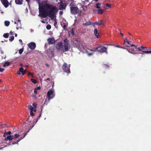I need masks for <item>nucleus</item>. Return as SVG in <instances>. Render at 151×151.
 I'll return each mask as SVG.
<instances>
[{
	"mask_svg": "<svg viewBox=\"0 0 151 151\" xmlns=\"http://www.w3.org/2000/svg\"><path fill=\"white\" fill-rule=\"evenodd\" d=\"M30 0H26L28 4ZM36 1L38 4L39 16L45 17L47 16L50 17H55V13L58 11V9L55 6L49 4L40 3V0Z\"/></svg>",
	"mask_w": 151,
	"mask_h": 151,
	"instance_id": "obj_1",
	"label": "nucleus"
},
{
	"mask_svg": "<svg viewBox=\"0 0 151 151\" xmlns=\"http://www.w3.org/2000/svg\"><path fill=\"white\" fill-rule=\"evenodd\" d=\"M56 47L58 50L63 52L68 51L70 48L68 40L67 39L64 40V46L63 45V42H60L57 44Z\"/></svg>",
	"mask_w": 151,
	"mask_h": 151,
	"instance_id": "obj_2",
	"label": "nucleus"
},
{
	"mask_svg": "<svg viewBox=\"0 0 151 151\" xmlns=\"http://www.w3.org/2000/svg\"><path fill=\"white\" fill-rule=\"evenodd\" d=\"M76 47L78 49L81 51L83 52H87V54L88 52L86 49L89 50L87 46L86 45V44L83 42H77L76 43Z\"/></svg>",
	"mask_w": 151,
	"mask_h": 151,
	"instance_id": "obj_3",
	"label": "nucleus"
},
{
	"mask_svg": "<svg viewBox=\"0 0 151 151\" xmlns=\"http://www.w3.org/2000/svg\"><path fill=\"white\" fill-rule=\"evenodd\" d=\"M91 51V52L90 53H88V55L90 56L92 55L94 53V52L97 51L100 53H103L104 52H106V53H107V48L102 45H100L96 47L95 50H90Z\"/></svg>",
	"mask_w": 151,
	"mask_h": 151,
	"instance_id": "obj_4",
	"label": "nucleus"
},
{
	"mask_svg": "<svg viewBox=\"0 0 151 151\" xmlns=\"http://www.w3.org/2000/svg\"><path fill=\"white\" fill-rule=\"evenodd\" d=\"M73 4L71 3L70 6V12L72 14H77L79 12V9L77 6H73Z\"/></svg>",
	"mask_w": 151,
	"mask_h": 151,
	"instance_id": "obj_5",
	"label": "nucleus"
},
{
	"mask_svg": "<svg viewBox=\"0 0 151 151\" xmlns=\"http://www.w3.org/2000/svg\"><path fill=\"white\" fill-rule=\"evenodd\" d=\"M127 47H129V49H126L130 53L132 54H138V53H134L133 52H132L130 51H132L133 52L134 51V49L137 48V47L136 45H131L130 46L129 45H127Z\"/></svg>",
	"mask_w": 151,
	"mask_h": 151,
	"instance_id": "obj_6",
	"label": "nucleus"
},
{
	"mask_svg": "<svg viewBox=\"0 0 151 151\" xmlns=\"http://www.w3.org/2000/svg\"><path fill=\"white\" fill-rule=\"evenodd\" d=\"M70 65H69L68 66L67 64L66 63H64L62 66V68L63 70L66 73H67L68 74L70 73Z\"/></svg>",
	"mask_w": 151,
	"mask_h": 151,
	"instance_id": "obj_7",
	"label": "nucleus"
},
{
	"mask_svg": "<svg viewBox=\"0 0 151 151\" xmlns=\"http://www.w3.org/2000/svg\"><path fill=\"white\" fill-rule=\"evenodd\" d=\"M55 96L54 91L53 90H51L48 91L47 93V97L49 100L53 98Z\"/></svg>",
	"mask_w": 151,
	"mask_h": 151,
	"instance_id": "obj_8",
	"label": "nucleus"
},
{
	"mask_svg": "<svg viewBox=\"0 0 151 151\" xmlns=\"http://www.w3.org/2000/svg\"><path fill=\"white\" fill-rule=\"evenodd\" d=\"M27 46L29 47L31 50H34L36 47V45L35 43L34 42H31L27 44Z\"/></svg>",
	"mask_w": 151,
	"mask_h": 151,
	"instance_id": "obj_9",
	"label": "nucleus"
},
{
	"mask_svg": "<svg viewBox=\"0 0 151 151\" xmlns=\"http://www.w3.org/2000/svg\"><path fill=\"white\" fill-rule=\"evenodd\" d=\"M1 3L5 8H7L9 5L10 3L8 0H1Z\"/></svg>",
	"mask_w": 151,
	"mask_h": 151,
	"instance_id": "obj_10",
	"label": "nucleus"
},
{
	"mask_svg": "<svg viewBox=\"0 0 151 151\" xmlns=\"http://www.w3.org/2000/svg\"><path fill=\"white\" fill-rule=\"evenodd\" d=\"M92 24H93V27L95 26V24H96L98 25H99L102 24L103 26H104V21L102 20H101L98 22H96L94 23H92Z\"/></svg>",
	"mask_w": 151,
	"mask_h": 151,
	"instance_id": "obj_11",
	"label": "nucleus"
},
{
	"mask_svg": "<svg viewBox=\"0 0 151 151\" xmlns=\"http://www.w3.org/2000/svg\"><path fill=\"white\" fill-rule=\"evenodd\" d=\"M103 10L101 9H99L98 10L94 9L93 11V13H95L96 12H97L98 14H102L103 13Z\"/></svg>",
	"mask_w": 151,
	"mask_h": 151,
	"instance_id": "obj_12",
	"label": "nucleus"
},
{
	"mask_svg": "<svg viewBox=\"0 0 151 151\" xmlns=\"http://www.w3.org/2000/svg\"><path fill=\"white\" fill-rule=\"evenodd\" d=\"M47 41L49 44H53L55 42V41L53 38H49L47 39Z\"/></svg>",
	"mask_w": 151,
	"mask_h": 151,
	"instance_id": "obj_13",
	"label": "nucleus"
},
{
	"mask_svg": "<svg viewBox=\"0 0 151 151\" xmlns=\"http://www.w3.org/2000/svg\"><path fill=\"white\" fill-rule=\"evenodd\" d=\"M26 135L27 133H25L23 137H20L17 140V142H13L12 143V144L14 145L15 144H17L19 141H20L21 140L24 138Z\"/></svg>",
	"mask_w": 151,
	"mask_h": 151,
	"instance_id": "obj_14",
	"label": "nucleus"
},
{
	"mask_svg": "<svg viewBox=\"0 0 151 151\" xmlns=\"http://www.w3.org/2000/svg\"><path fill=\"white\" fill-rule=\"evenodd\" d=\"M137 49H138V50L139 51H142V52H144L146 54H151V51H142V49L140 47H139L138 48L137 47Z\"/></svg>",
	"mask_w": 151,
	"mask_h": 151,
	"instance_id": "obj_15",
	"label": "nucleus"
},
{
	"mask_svg": "<svg viewBox=\"0 0 151 151\" xmlns=\"http://www.w3.org/2000/svg\"><path fill=\"white\" fill-rule=\"evenodd\" d=\"M66 5L62 2H61L59 6V9L60 10L64 9H65Z\"/></svg>",
	"mask_w": 151,
	"mask_h": 151,
	"instance_id": "obj_16",
	"label": "nucleus"
},
{
	"mask_svg": "<svg viewBox=\"0 0 151 151\" xmlns=\"http://www.w3.org/2000/svg\"><path fill=\"white\" fill-rule=\"evenodd\" d=\"M13 139V136L9 135L8 136L4 139V140L6 141L7 140H9V141H11Z\"/></svg>",
	"mask_w": 151,
	"mask_h": 151,
	"instance_id": "obj_17",
	"label": "nucleus"
},
{
	"mask_svg": "<svg viewBox=\"0 0 151 151\" xmlns=\"http://www.w3.org/2000/svg\"><path fill=\"white\" fill-rule=\"evenodd\" d=\"M94 33L95 36L97 38H99V36L98 35V31L97 29H95L94 31Z\"/></svg>",
	"mask_w": 151,
	"mask_h": 151,
	"instance_id": "obj_18",
	"label": "nucleus"
},
{
	"mask_svg": "<svg viewBox=\"0 0 151 151\" xmlns=\"http://www.w3.org/2000/svg\"><path fill=\"white\" fill-rule=\"evenodd\" d=\"M22 0H15V2L17 4H22Z\"/></svg>",
	"mask_w": 151,
	"mask_h": 151,
	"instance_id": "obj_19",
	"label": "nucleus"
},
{
	"mask_svg": "<svg viewBox=\"0 0 151 151\" xmlns=\"http://www.w3.org/2000/svg\"><path fill=\"white\" fill-rule=\"evenodd\" d=\"M91 24V22L90 21H88L86 23H83V25L84 26H87L90 25Z\"/></svg>",
	"mask_w": 151,
	"mask_h": 151,
	"instance_id": "obj_20",
	"label": "nucleus"
},
{
	"mask_svg": "<svg viewBox=\"0 0 151 151\" xmlns=\"http://www.w3.org/2000/svg\"><path fill=\"white\" fill-rule=\"evenodd\" d=\"M19 71L22 73L23 75H24L26 72V71L24 70V68H20Z\"/></svg>",
	"mask_w": 151,
	"mask_h": 151,
	"instance_id": "obj_21",
	"label": "nucleus"
},
{
	"mask_svg": "<svg viewBox=\"0 0 151 151\" xmlns=\"http://www.w3.org/2000/svg\"><path fill=\"white\" fill-rule=\"evenodd\" d=\"M20 136V135L18 134H15L13 136V139H16L19 137Z\"/></svg>",
	"mask_w": 151,
	"mask_h": 151,
	"instance_id": "obj_22",
	"label": "nucleus"
},
{
	"mask_svg": "<svg viewBox=\"0 0 151 151\" xmlns=\"http://www.w3.org/2000/svg\"><path fill=\"white\" fill-rule=\"evenodd\" d=\"M10 65V63L8 61L5 62L4 64L3 65V66L5 67L6 66H9Z\"/></svg>",
	"mask_w": 151,
	"mask_h": 151,
	"instance_id": "obj_23",
	"label": "nucleus"
},
{
	"mask_svg": "<svg viewBox=\"0 0 151 151\" xmlns=\"http://www.w3.org/2000/svg\"><path fill=\"white\" fill-rule=\"evenodd\" d=\"M101 5V4L99 3H97L96 4V8L97 9H99L101 8V7L100 6Z\"/></svg>",
	"mask_w": 151,
	"mask_h": 151,
	"instance_id": "obj_24",
	"label": "nucleus"
},
{
	"mask_svg": "<svg viewBox=\"0 0 151 151\" xmlns=\"http://www.w3.org/2000/svg\"><path fill=\"white\" fill-rule=\"evenodd\" d=\"M5 25L6 26H8L10 24L9 21H6L4 22Z\"/></svg>",
	"mask_w": 151,
	"mask_h": 151,
	"instance_id": "obj_25",
	"label": "nucleus"
},
{
	"mask_svg": "<svg viewBox=\"0 0 151 151\" xmlns=\"http://www.w3.org/2000/svg\"><path fill=\"white\" fill-rule=\"evenodd\" d=\"M9 35L8 33H5L4 34L3 36L5 38H7L8 37Z\"/></svg>",
	"mask_w": 151,
	"mask_h": 151,
	"instance_id": "obj_26",
	"label": "nucleus"
},
{
	"mask_svg": "<svg viewBox=\"0 0 151 151\" xmlns=\"http://www.w3.org/2000/svg\"><path fill=\"white\" fill-rule=\"evenodd\" d=\"M19 53L20 54H21L23 51V48L19 50Z\"/></svg>",
	"mask_w": 151,
	"mask_h": 151,
	"instance_id": "obj_27",
	"label": "nucleus"
},
{
	"mask_svg": "<svg viewBox=\"0 0 151 151\" xmlns=\"http://www.w3.org/2000/svg\"><path fill=\"white\" fill-rule=\"evenodd\" d=\"M51 26L49 24H47L46 26V28L48 30L50 29H51Z\"/></svg>",
	"mask_w": 151,
	"mask_h": 151,
	"instance_id": "obj_28",
	"label": "nucleus"
},
{
	"mask_svg": "<svg viewBox=\"0 0 151 151\" xmlns=\"http://www.w3.org/2000/svg\"><path fill=\"white\" fill-rule=\"evenodd\" d=\"M14 37L13 36H11L9 40L10 41H12L14 40Z\"/></svg>",
	"mask_w": 151,
	"mask_h": 151,
	"instance_id": "obj_29",
	"label": "nucleus"
},
{
	"mask_svg": "<svg viewBox=\"0 0 151 151\" xmlns=\"http://www.w3.org/2000/svg\"><path fill=\"white\" fill-rule=\"evenodd\" d=\"M31 80L32 83H36V81L33 78H32L31 79Z\"/></svg>",
	"mask_w": 151,
	"mask_h": 151,
	"instance_id": "obj_30",
	"label": "nucleus"
},
{
	"mask_svg": "<svg viewBox=\"0 0 151 151\" xmlns=\"http://www.w3.org/2000/svg\"><path fill=\"white\" fill-rule=\"evenodd\" d=\"M34 107L37 108V104L36 103H34L33 104Z\"/></svg>",
	"mask_w": 151,
	"mask_h": 151,
	"instance_id": "obj_31",
	"label": "nucleus"
},
{
	"mask_svg": "<svg viewBox=\"0 0 151 151\" xmlns=\"http://www.w3.org/2000/svg\"><path fill=\"white\" fill-rule=\"evenodd\" d=\"M33 108V107L31 105L29 107V109L30 111H32Z\"/></svg>",
	"mask_w": 151,
	"mask_h": 151,
	"instance_id": "obj_32",
	"label": "nucleus"
},
{
	"mask_svg": "<svg viewBox=\"0 0 151 151\" xmlns=\"http://www.w3.org/2000/svg\"><path fill=\"white\" fill-rule=\"evenodd\" d=\"M18 21L19 22V24H18V25H19L20 27L21 26V20L19 19H18Z\"/></svg>",
	"mask_w": 151,
	"mask_h": 151,
	"instance_id": "obj_33",
	"label": "nucleus"
},
{
	"mask_svg": "<svg viewBox=\"0 0 151 151\" xmlns=\"http://www.w3.org/2000/svg\"><path fill=\"white\" fill-rule=\"evenodd\" d=\"M11 131H9L6 133V134H7L10 135L11 134Z\"/></svg>",
	"mask_w": 151,
	"mask_h": 151,
	"instance_id": "obj_34",
	"label": "nucleus"
},
{
	"mask_svg": "<svg viewBox=\"0 0 151 151\" xmlns=\"http://www.w3.org/2000/svg\"><path fill=\"white\" fill-rule=\"evenodd\" d=\"M4 70V68H0V72H3Z\"/></svg>",
	"mask_w": 151,
	"mask_h": 151,
	"instance_id": "obj_35",
	"label": "nucleus"
},
{
	"mask_svg": "<svg viewBox=\"0 0 151 151\" xmlns=\"http://www.w3.org/2000/svg\"><path fill=\"white\" fill-rule=\"evenodd\" d=\"M35 89V90H39L40 89V87L38 86V87H37Z\"/></svg>",
	"mask_w": 151,
	"mask_h": 151,
	"instance_id": "obj_36",
	"label": "nucleus"
},
{
	"mask_svg": "<svg viewBox=\"0 0 151 151\" xmlns=\"http://www.w3.org/2000/svg\"><path fill=\"white\" fill-rule=\"evenodd\" d=\"M28 75L29 76H31L32 77H33V75L32 74V73H28Z\"/></svg>",
	"mask_w": 151,
	"mask_h": 151,
	"instance_id": "obj_37",
	"label": "nucleus"
},
{
	"mask_svg": "<svg viewBox=\"0 0 151 151\" xmlns=\"http://www.w3.org/2000/svg\"><path fill=\"white\" fill-rule=\"evenodd\" d=\"M30 114L31 115L34 116L33 113L32 111H30Z\"/></svg>",
	"mask_w": 151,
	"mask_h": 151,
	"instance_id": "obj_38",
	"label": "nucleus"
},
{
	"mask_svg": "<svg viewBox=\"0 0 151 151\" xmlns=\"http://www.w3.org/2000/svg\"><path fill=\"white\" fill-rule=\"evenodd\" d=\"M124 42H125L124 43V45H125V42H127L128 41L127 40L126 38H125V39L124 40Z\"/></svg>",
	"mask_w": 151,
	"mask_h": 151,
	"instance_id": "obj_39",
	"label": "nucleus"
},
{
	"mask_svg": "<svg viewBox=\"0 0 151 151\" xmlns=\"http://www.w3.org/2000/svg\"><path fill=\"white\" fill-rule=\"evenodd\" d=\"M106 6L109 7H110V8L111 7V6H110V4H106Z\"/></svg>",
	"mask_w": 151,
	"mask_h": 151,
	"instance_id": "obj_40",
	"label": "nucleus"
},
{
	"mask_svg": "<svg viewBox=\"0 0 151 151\" xmlns=\"http://www.w3.org/2000/svg\"><path fill=\"white\" fill-rule=\"evenodd\" d=\"M116 47H118V48H122L124 49H125V48L123 47H120L118 45H116Z\"/></svg>",
	"mask_w": 151,
	"mask_h": 151,
	"instance_id": "obj_41",
	"label": "nucleus"
},
{
	"mask_svg": "<svg viewBox=\"0 0 151 151\" xmlns=\"http://www.w3.org/2000/svg\"><path fill=\"white\" fill-rule=\"evenodd\" d=\"M63 12L62 11H60L59 14H60V15H63Z\"/></svg>",
	"mask_w": 151,
	"mask_h": 151,
	"instance_id": "obj_42",
	"label": "nucleus"
},
{
	"mask_svg": "<svg viewBox=\"0 0 151 151\" xmlns=\"http://www.w3.org/2000/svg\"><path fill=\"white\" fill-rule=\"evenodd\" d=\"M36 108H34V107H33V109H32V111H36V109H36Z\"/></svg>",
	"mask_w": 151,
	"mask_h": 151,
	"instance_id": "obj_43",
	"label": "nucleus"
},
{
	"mask_svg": "<svg viewBox=\"0 0 151 151\" xmlns=\"http://www.w3.org/2000/svg\"><path fill=\"white\" fill-rule=\"evenodd\" d=\"M141 48L142 49H145V48H146V47H144L143 46H141Z\"/></svg>",
	"mask_w": 151,
	"mask_h": 151,
	"instance_id": "obj_44",
	"label": "nucleus"
},
{
	"mask_svg": "<svg viewBox=\"0 0 151 151\" xmlns=\"http://www.w3.org/2000/svg\"><path fill=\"white\" fill-rule=\"evenodd\" d=\"M37 90H35H35H34V93H35V94L37 93Z\"/></svg>",
	"mask_w": 151,
	"mask_h": 151,
	"instance_id": "obj_45",
	"label": "nucleus"
},
{
	"mask_svg": "<svg viewBox=\"0 0 151 151\" xmlns=\"http://www.w3.org/2000/svg\"><path fill=\"white\" fill-rule=\"evenodd\" d=\"M67 27V26L66 25H64L63 26V28L64 29H65Z\"/></svg>",
	"mask_w": 151,
	"mask_h": 151,
	"instance_id": "obj_46",
	"label": "nucleus"
},
{
	"mask_svg": "<svg viewBox=\"0 0 151 151\" xmlns=\"http://www.w3.org/2000/svg\"><path fill=\"white\" fill-rule=\"evenodd\" d=\"M20 72H21L20 71H17V73L18 75H20Z\"/></svg>",
	"mask_w": 151,
	"mask_h": 151,
	"instance_id": "obj_47",
	"label": "nucleus"
},
{
	"mask_svg": "<svg viewBox=\"0 0 151 151\" xmlns=\"http://www.w3.org/2000/svg\"><path fill=\"white\" fill-rule=\"evenodd\" d=\"M48 0H43V2H47Z\"/></svg>",
	"mask_w": 151,
	"mask_h": 151,
	"instance_id": "obj_48",
	"label": "nucleus"
},
{
	"mask_svg": "<svg viewBox=\"0 0 151 151\" xmlns=\"http://www.w3.org/2000/svg\"><path fill=\"white\" fill-rule=\"evenodd\" d=\"M127 43L129 45H130L131 42L129 41H128Z\"/></svg>",
	"mask_w": 151,
	"mask_h": 151,
	"instance_id": "obj_49",
	"label": "nucleus"
},
{
	"mask_svg": "<svg viewBox=\"0 0 151 151\" xmlns=\"http://www.w3.org/2000/svg\"><path fill=\"white\" fill-rule=\"evenodd\" d=\"M19 42H22V40H21V39H19Z\"/></svg>",
	"mask_w": 151,
	"mask_h": 151,
	"instance_id": "obj_50",
	"label": "nucleus"
},
{
	"mask_svg": "<svg viewBox=\"0 0 151 151\" xmlns=\"http://www.w3.org/2000/svg\"><path fill=\"white\" fill-rule=\"evenodd\" d=\"M46 65L48 67H49L50 66L47 63L46 64Z\"/></svg>",
	"mask_w": 151,
	"mask_h": 151,
	"instance_id": "obj_51",
	"label": "nucleus"
},
{
	"mask_svg": "<svg viewBox=\"0 0 151 151\" xmlns=\"http://www.w3.org/2000/svg\"><path fill=\"white\" fill-rule=\"evenodd\" d=\"M32 96L35 98H36V96L34 94H33Z\"/></svg>",
	"mask_w": 151,
	"mask_h": 151,
	"instance_id": "obj_52",
	"label": "nucleus"
},
{
	"mask_svg": "<svg viewBox=\"0 0 151 151\" xmlns=\"http://www.w3.org/2000/svg\"><path fill=\"white\" fill-rule=\"evenodd\" d=\"M50 78H47V81H50Z\"/></svg>",
	"mask_w": 151,
	"mask_h": 151,
	"instance_id": "obj_53",
	"label": "nucleus"
},
{
	"mask_svg": "<svg viewBox=\"0 0 151 151\" xmlns=\"http://www.w3.org/2000/svg\"><path fill=\"white\" fill-rule=\"evenodd\" d=\"M1 53L2 54H4V52L3 51H1Z\"/></svg>",
	"mask_w": 151,
	"mask_h": 151,
	"instance_id": "obj_54",
	"label": "nucleus"
},
{
	"mask_svg": "<svg viewBox=\"0 0 151 151\" xmlns=\"http://www.w3.org/2000/svg\"><path fill=\"white\" fill-rule=\"evenodd\" d=\"M12 32H10V34L12 35Z\"/></svg>",
	"mask_w": 151,
	"mask_h": 151,
	"instance_id": "obj_55",
	"label": "nucleus"
},
{
	"mask_svg": "<svg viewBox=\"0 0 151 151\" xmlns=\"http://www.w3.org/2000/svg\"><path fill=\"white\" fill-rule=\"evenodd\" d=\"M120 34L122 36H123V34L122 33H120Z\"/></svg>",
	"mask_w": 151,
	"mask_h": 151,
	"instance_id": "obj_56",
	"label": "nucleus"
},
{
	"mask_svg": "<svg viewBox=\"0 0 151 151\" xmlns=\"http://www.w3.org/2000/svg\"><path fill=\"white\" fill-rule=\"evenodd\" d=\"M43 23H45V21H41Z\"/></svg>",
	"mask_w": 151,
	"mask_h": 151,
	"instance_id": "obj_57",
	"label": "nucleus"
},
{
	"mask_svg": "<svg viewBox=\"0 0 151 151\" xmlns=\"http://www.w3.org/2000/svg\"><path fill=\"white\" fill-rule=\"evenodd\" d=\"M3 137H6V135H5V134H4V135H3Z\"/></svg>",
	"mask_w": 151,
	"mask_h": 151,
	"instance_id": "obj_58",
	"label": "nucleus"
},
{
	"mask_svg": "<svg viewBox=\"0 0 151 151\" xmlns=\"http://www.w3.org/2000/svg\"><path fill=\"white\" fill-rule=\"evenodd\" d=\"M17 34H15V37H17Z\"/></svg>",
	"mask_w": 151,
	"mask_h": 151,
	"instance_id": "obj_59",
	"label": "nucleus"
},
{
	"mask_svg": "<svg viewBox=\"0 0 151 151\" xmlns=\"http://www.w3.org/2000/svg\"><path fill=\"white\" fill-rule=\"evenodd\" d=\"M19 27H16V29H19Z\"/></svg>",
	"mask_w": 151,
	"mask_h": 151,
	"instance_id": "obj_60",
	"label": "nucleus"
},
{
	"mask_svg": "<svg viewBox=\"0 0 151 151\" xmlns=\"http://www.w3.org/2000/svg\"><path fill=\"white\" fill-rule=\"evenodd\" d=\"M145 50H147V47H146V48H145Z\"/></svg>",
	"mask_w": 151,
	"mask_h": 151,
	"instance_id": "obj_61",
	"label": "nucleus"
},
{
	"mask_svg": "<svg viewBox=\"0 0 151 151\" xmlns=\"http://www.w3.org/2000/svg\"><path fill=\"white\" fill-rule=\"evenodd\" d=\"M94 0L96 1H97L99 0Z\"/></svg>",
	"mask_w": 151,
	"mask_h": 151,
	"instance_id": "obj_62",
	"label": "nucleus"
},
{
	"mask_svg": "<svg viewBox=\"0 0 151 151\" xmlns=\"http://www.w3.org/2000/svg\"><path fill=\"white\" fill-rule=\"evenodd\" d=\"M14 24H17V23H16V22H15V21L14 22Z\"/></svg>",
	"mask_w": 151,
	"mask_h": 151,
	"instance_id": "obj_63",
	"label": "nucleus"
},
{
	"mask_svg": "<svg viewBox=\"0 0 151 151\" xmlns=\"http://www.w3.org/2000/svg\"><path fill=\"white\" fill-rule=\"evenodd\" d=\"M1 79H0V82H1Z\"/></svg>",
	"mask_w": 151,
	"mask_h": 151,
	"instance_id": "obj_64",
	"label": "nucleus"
}]
</instances>
